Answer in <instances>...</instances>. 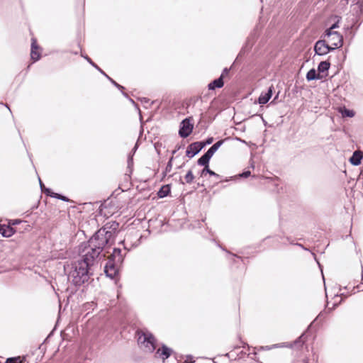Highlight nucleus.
Masks as SVG:
<instances>
[{
	"label": "nucleus",
	"mask_w": 363,
	"mask_h": 363,
	"mask_svg": "<svg viewBox=\"0 0 363 363\" xmlns=\"http://www.w3.org/2000/svg\"><path fill=\"white\" fill-rule=\"evenodd\" d=\"M206 145L202 142H195L189 145L186 149V155L188 157L191 158L199 153Z\"/></svg>",
	"instance_id": "423d86ee"
},
{
	"label": "nucleus",
	"mask_w": 363,
	"mask_h": 363,
	"mask_svg": "<svg viewBox=\"0 0 363 363\" xmlns=\"http://www.w3.org/2000/svg\"><path fill=\"white\" fill-rule=\"evenodd\" d=\"M112 233L110 231L102 228L99 230L94 236H92L86 244L83 252L84 259L89 266L96 258L98 257L104 246L108 243Z\"/></svg>",
	"instance_id": "f257e3e1"
},
{
	"label": "nucleus",
	"mask_w": 363,
	"mask_h": 363,
	"mask_svg": "<svg viewBox=\"0 0 363 363\" xmlns=\"http://www.w3.org/2000/svg\"><path fill=\"white\" fill-rule=\"evenodd\" d=\"M206 173H208L210 175L215 176L216 177H219L218 174H217L216 173H215L214 172H213L212 170H211L208 168V166H205L204 169L201 172V176L204 175Z\"/></svg>",
	"instance_id": "4be33fe9"
},
{
	"label": "nucleus",
	"mask_w": 363,
	"mask_h": 363,
	"mask_svg": "<svg viewBox=\"0 0 363 363\" xmlns=\"http://www.w3.org/2000/svg\"><path fill=\"white\" fill-rule=\"evenodd\" d=\"M172 350L165 345H162L161 348H159L156 352V357L161 358L164 360L167 359L172 354Z\"/></svg>",
	"instance_id": "1a4fd4ad"
},
{
	"label": "nucleus",
	"mask_w": 363,
	"mask_h": 363,
	"mask_svg": "<svg viewBox=\"0 0 363 363\" xmlns=\"http://www.w3.org/2000/svg\"><path fill=\"white\" fill-rule=\"evenodd\" d=\"M23 358L18 356L15 357L8 358L5 363H23Z\"/></svg>",
	"instance_id": "6ab92c4d"
},
{
	"label": "nucleus",
	"mask_w": 363,
	"mask_h": 363,
	"mask_svg": "<svg viewBox=\"0 0 363 363\" xmlns=\"http://www.w3.org/2000/svg\"><path fill=\"white\" fill-rule=\"evenodd\" d=\"M272 89H273L272 86L269 87L267 92L262 93L259 96V97L258 99V101L260 104H265L269 101V100L271 99L272 95Z\"/></svg>",
	"instance_id": "9b49d317"
},
{
	"label": "nucleus",
	"mask_w": 363,
	"mask_h": 363,
	"mask_svg": "<svg viewBox=\"0 0 363 363\" xmlns=\"http://www.w3.org/2000/svg\"><path fill=\"white\" fill-rule=\"evenodd\" d=\"M184 179H185L186 182L188 184H190L193 182V180L194 179V176L191 170L188 171V172L185 175Z\"/></svg>",
	"instance_id": "412c9836"
},
{
	"label": "nucleus",
	"mask_w": 363,
	"mask_h": 363,
	"mask_svg": "<svg viewBox=\"0 0 363 363\" xmlns=\"http://www.w3.org/2000/svg\"><path fill=\"white\" fill-rule=\"evenodd\" d=\"M39 182H40V187L43 188L44 185H43V182H41L40 179H39Z\"/></svg>",
	"instance_id": "4c0bfd02"
},
{
	"label": "nucleus",
	"mask_w": 363,
	"mask_h": 363,
	"mask_svg": "<svg viewBox=\"0 0 363 363\" xmlns=\"http://www.w3.org/2000/svg\"><path fill=\"white\" fill-rule=\"evenodd\" d=\"M46 192L48 193V195H50V196L52 197H54V198H57V199H60L62 201H67V198L64 196H61L57 193H53V192H50V189H46L45 190Z\"/></svg>",
	"instance_id": "aec40b11"
},
{
	"label": "nucleus",
	"mask_w": 363,
	"mask_h": 363,
	"mask_svg": "<svg viewBox=\"0 0 363 363\" xmlns=\"http://www.w3.org/2000/svg\"><path fill=\"white\" fill-rule=\"evenodd\" d=\"M314 50L315 53L319 55H325L330 50H333L326 40L317 41L314 47Z\"/></svg>",
	"instance_id": "0eeeda50"
},
{
	"label": "nucleus",
	"mask_w": 363,
	"mask_h": 363,
	"mask_svg": "<svg viewBox=\"0 0 363 363\" xmlns=\"http://www.w3.org/2000/svg\"><path fill=\"white\" fill-rule=\"evenodd\" d=\"M85 58L88 60V62H89V63H91L94 67H96V68H97L100 72H102V71H101V69H99V67H97V66H96V65H95V64H94V63L91 60V59H90V58H89L88 57H86Z\"/></svg>",
	"instance_id": "c756f323"
},
{
	"label": "nucleus",
	"mask_w": 363,
	"mask_h": 363,
	"mask_svg": "<svg viewBox=\"0 0 363 363\" xmlns=\"http://www.w3.org/2000/svg\"><path fill=\"white\" fill-rule=\"evenodd\" d=\"M213 141V138H209L207 141H206V143L207 144H211Z\"/></svg>",
	"instance_id": "e433bc0d"
},
{
	"label": "nucleus",
	"mask_w": 363,
	"mask_h": 363,
	"mask_svg": "<svg viewBox=\"0 0 363 363\" xmlns=\"http://www.w3.org/2000/svg\"><path fill=\"white\" fill-rule=\"evenodd\" d=\"M250 175V171H246L245 172H243L242 174H241L240 176L242 177H247Z\"/></svg>",
	"instance_id": "7c9ffc66"
},
{
	"label": "nucleus",
	"mask_w": 363,
	"mask_h": 363,
	"mask_svg": "<svg viewBox=\"0 0 363 363\" xmlns=\"http://www.w3.org/2000/svg\"><path fill=\"white\" fill-rule=\"evenodd\" d=\"M324 76L320 73H316L314 69L309 70L306 74V79L308 81L314 80L316 79H322Z\"/></svg>",
	"instance_id": "4468645a"
},
{
	"label": "nucleus",
	"mask_w": 363,
	"mask_h": 363,
	"mask_svg": "<svg viewBox=\"0 0 363 363\" xmlns=\"http://www.w3.org/2000/svg\"><path fill=\"white\" fill-rule=\"evenodd\" d=\"M303 363H308V361H307L306 359H305V360L303 361Z\"/></svg>",
	"instance_id": "58836bf2"
},
{
	"label": "nucleus",
	"mask_w": 363,
	"mask_h": 363,
	"mask_svg": "<svg viewBox=\"0 0 363 363\" xmlns=\"http://www.w3.org/2000/svg\"><path fill=\"white\" fill-rule=\"evenodd\" d=\"M338 28V22L334 23L333 26H330L328 30H331L332 31H334L333 29Z\"/></svg>",
	"instance_id": "473e14b6"
},
{
	"label": "nucleus",
	"mask_w": 363,
	"mask_h": 363,
	"mask_svg": "<svg viewBox=\"0 0 363 363\" xmlns=\"http://www.w3.org/2000/svg\"><path fill=\"white\" fill-rule=\"evenodd\" d=\"M89 265L82 260L72 264V270L69 272V278L75 285H82L89 279Z\"/></svg>",
	"instance_id": "f03ea898"
},
{
	"label": "nucleus",
	"mask_w": 363,
	"mask_h": 363,
	"mask_svg": "<svg viewBox=\"0 0 363 363\" xmlns=\"http://www.w3.org/2000/svg\"><path fill=\"white\" fill-rule=\"evenodd\" d=\"M111 81L112 82V83L116 86L117 87L120 88V89H123V87L121 86V85L118 84L116 82H114L113 80L111 79Z\"/></svg>",
	"instance_id": "72a5a7b5"
},
{
	"label": "nucleus",
	"mask_w": 363,
	"mask_h": 363,
	"mask_svg": "<svg viewBox=\"0 0 363 363\" xmlns=\"http://www.w3.org/2000/svg\"><path fill=\"white\" fill-rule=\"evenodd\" d=\"M228 74V69L227 68L224 69V70L223 71L220 77H222V79Z\"/></svg>",
	"instance_id": "2f4dec72"
},
{
	"label": "nucleus",
	"mask_w": 363,
	"mask_h": 363,
	"mask_svg": "<svg viewBox=\"0 0 363 363\" xmlns=\"http://www.w3.org/2000/svg\"><path fill=\"white\" fill-rule=\"evenodd\" d=\"M325 35L327 36L326 41L330 46L331 49L335 50L342 47L343 43V37L338 32L326 30Z\"/></svg>",
	"instance_id": "39448f33"
},
{
	"label": "nucleus",
	"mask_w": 363,
	"mask_h": 363,
	"mask_svg": "<svg viewBox=\"0 0 363 363\" xmlns=\"http://www.w3.org/2000/svg\"><path fill=\"white\" fill-rule=\"evenodd\" d=\"M209 159L205 154L198 160V164L201 166H208Z\"/></svg>",
	"instance_id": "a211bd4d"
},
{
	"label": "nucleus",
	"mask_w": 363,
	"mask_h": 363,
	"mask_svg": "<svg viewBox=\"0 0 363 363\" xmlns=\"http://www.w3.org/2000/svg\"><path fill=\"white\" fill-rule=\"evenodd\" d=\"M363 159V154L361 151H355L351 158L350 159V162L355 166L359 165L361 163V160Z\"/></svg>",
	"instance_id": "f8f14e48"
},
{
	"label": "nucleus",
	"mask_w": 363,
	"mask_h": 363,
	"mask_svg": "<svg viewBox=\"0 0 363 363\" xmlns=\"http://www.w3.org/2000/svg\"><path fill=\"white\" fill-rule=\"evenodd\" d=\"M138 342L145 352H152L155 350V339L148 332H139Z\"/></svg>",
	"instance_id": "20e7f679"
},
{
	"label": "nucleus",
	"mask_w": 363,
	"mask_h": 363,
	"mask_svg": "<svg viewBox=\"0 0 363 363\" xmlns=\"http://www.w3.org/2000/svg\"><path fill=\"white\" fill-rule=\"evenodd\" d=\"M16 230L11 226L2 225L1 234L3 237L9 238L15 233Z\"/></svg>",
	"instance_id": "ddd939ff"
},
{
	"label": "nucleus",
	"mask_w": 363,
	"mask_h": 363,
	"mask_svg": "<svg viewBox=\"0 0 363 363\" xmlns=\"http://www.w3.org/2000/svg\"><path fill=\"white\" fill-rule=\"evenodd\" d=\"M223 144V140H219L215 144H213L211 148H212L216 152L218 150V149L220 147V145Z\"/></svg>",
	"instance_id": "b1692460"
},
{
	"label": "nucleus",
	"mask_w": 363,
	"mask_h": 363,
	"mask_svg": "<svg viewBox=\"0 0 363 363\" xmlns=\"http://www.w3.org/2000/svg\"><path fill=\"white\" fill-rule=\"evenodd\" d=\"M216 152L215 150H213L212 148H209L208 150V151L205 153V155L209 158L211 159L212 157V156L214 155V153Z\"/></svg>",
	"instance_id": "393cba45"
},
{
	"label": "nucleus",
	"mask_w": 363,
	"mask_h": 363,
	"mask_svg": "<svg viewBox=\"0 0 363 363\" xmlns=\"http://www.w3.org/2000/svg\"><path fill=\"white\" fill-rule=\"evenodd\" d=\"M38 50L39 48L37 45L36 40L35 38H32L30 57L33 61H37L40 57V53Z\"/></svg>",
	"instance_id": "9d476101"
},
{
	"label": "nucleus",
	"mask_w": 363,
	"mask_h": 363,
	"mask_svg": "<svg viewBox=\"0 0 363 363\" xmlns=\"http://www.w3.org/2000/svg\"><path fill=\"white\" fill-rule=\"evenodd\" d=\"M329 68L330 63L327 61H323L319 64L318 67V71L320 74L327 72L329 69Z\"/></svg>",
	"instance_id": "f3484780"
},
{
	"label": "nucleus",
	"mask_w": 363,
	"mask_h": 363,
	"mask_svg": "<svg viewBox=\"0 0 363 363\" xmlns=\"http://www.w3.org/2000/svg\"><path fill=\"white\" fill-rule=\"evenodd\" d=\"M339 112L342 114V117L352 118L354 116V111L352 110L347 109L346 108H339Z\"/></svg>",
	"instance_id": "dca6fc26"
},
{
	"label": "nucleus",
	"mask_w": 363,
	"mask_h": 363,
	"mask_svg": "<svg viewBox=\"0 0 363 363\" xmlns=\"http://www.w3.org/2000/svg\"><path fill=\"white\" fill-rule=\"evenodd\" d=\"M111 81L112 82V83L116 86L117 87L120 88V89H123V87L121 86V85L118 84L116 82H114L113 80L111 79Z\"/></svg>",
	"instance_id": "f704fd0d"
},
{
	"label": "nucleus",
	"mask_w": 363,
	"mask_h": 363,
	"mask_svg": "<svg viewBox=\"0 0 363 363\" xmlns=\"http://www.w3.org/2000/svg\"><path fill=\"white\" fill-rule=\"evenodd\" d=\"M193 130V125L191 124L190 121L188 119H185L182 123V127L179 131V133L181 137L186 138L188 137Z\"/></svg>",
	"instance_id": "6e6552de"
},
{
	"label": "nucleus",
	"mask_w": 363,
	"mask_h": 363,
	"mask_svg": "<svg viewBox=\"0 0 363 363\" xmlns=\"http://www.w3.org/2000/svg\"><path fill=\"white\" fill-rule=\"evenodd\" d=\"M123 257L121 255V250L115 248L104 267V272L106 275L111 278H113L117 274L118 267L123 262Z\"/></svg>",
	"instance_id": "7ed1b4c3"
},
{
	"label": "nucleus",
	"mask_w": 363,
	"mask_h": 363,
	"mask_svg": "<svg viewBox=\"0 0 363 363\" xmlns=\"http://www.w3.org/2000/svg\"><path fill=\"white\" fill-rule=\"evenodd\" d=\"M172 157L170 159V160L167 163V165L166 167V171L167 172H169L171 170V169H172Z\"/></svg>",
	"instance_id": "c85d7f7f"
},
{
	"label": "nucleus",
	"mask_w": 363,
	"mask_h": 363,
	"mask_svg": "<svg viewBox=\"0 0 363 363\" xmlns=\"http://www.w3.org/2000/svg\"><path fill=\"white\" fill-rule=\"evenodd\" d=\"M21 223V221H20V220H13L12 224H13V225H16V224H18V223Z\"/></svg>",
	"instance_id": "c9c22d12"
},
{
	"label": "nucleus",
	"mask_w": 363,
	"mask_h": 363,
	"mask_svg": "<svg viewBox=\"0 0 363 363\" xmlns=\"http://www.w3.org/2000/svg\"><path fill=\"white\" fill-rule=\"evenodd\" d=\"M277 347H279L278 345H273L272 346H265V347L262 346L259 347V350H272L273 348H277Z\"/></svg>",
	"instance_id": "cd10ccee"
},
{
	"label": "nucleus",
	"mask_w": 363,
	"mask_h": 363,
	"mask_svg": "<svg viewBox=\"0 0 363 363\" xmlns=\"http://www.w3.org/2000/svg\"><path fill=\"white\" fill-rule=\"evenodd\" d=\"M216 152L215 150H213L212 148H209L208 150V151L205 153V155L209 158L211 159L212 157V156L214 155V153Z\"/></svg>",
	"instance_id": "a878e982"
},
{
	"label": "nucleus",
	"mask_w": 363,
	"mask_h": 363,
	"mask_svg": "<svg viewBox=\"0 0 363 363\" xmlns=\"http://www.w3.org/2000/svg\"><path fill=\"white\" fill-rule=\"evenodd\" d=\"M216 152L215 150H213L212 148H209L208 150V151L205 153V155L209 158L211 159L212 157V156L214 155V153Z\"/></svg>",
	"instance_id": "bb28decb"
},
{
	"label": "nucleus",
	"mask_w": 363,
	"mask_h": 363,
	"mask_svg": "<svg viewBox=\"0 0 363 363\" xmlns=\"http://www.w3.org/2000/svg\"><path fill=\"white\" fill-rule=\"evenodd\" d=\"M223 86V81L222 77H219L217 79H215L212 82L208 84L209 89H214L215 88H221Z\"/></svg>",
	"instance_id": "2eb2a0df"
},
{
	"label": "nucleus",
	"mask_w": 363,
	"mask_h": 363,
	"mask_svg": "<svg viewBox=\"0 0 363 363\" xmlns=\"http://www.w3.org/2000/svg\"><path fill=\"white\" fill-rule=\"evenodd\" d=\"M169 192V189L167 188H162L158 192V196L160 198L164 197L167 195V193Z\"/></svg>",
	"instance_id": "5701e85b"
}]
</instances>
